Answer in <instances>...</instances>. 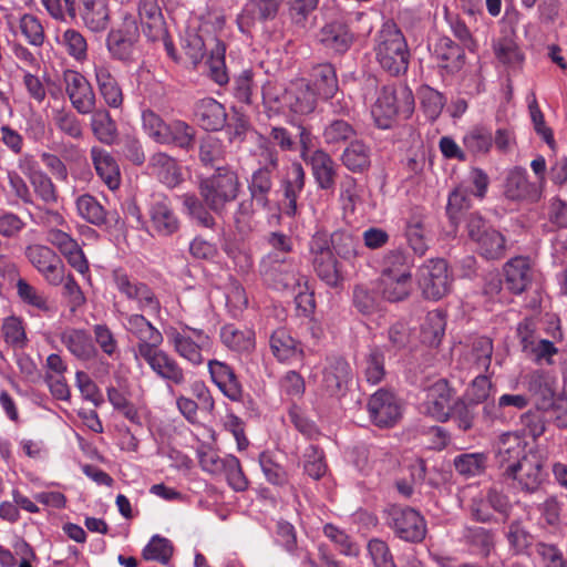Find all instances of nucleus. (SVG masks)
<instances>
[{
	"label": "nucleus",
	"instance_id": "f704fd0d",
	"mask_svg": "<svg viewBox=\"0 0 567 567\" xmlns=\"http://www.w3.org/2000/svg\"><path fill=\"white\" fill-rule=\"evenodd\" d=\"M318 40L326 49L343 53L351 47L353 34L347 24L336 21L321 28Z\"/></svg>",
	"mask_w": 567,
	"mask_h": 567
},
{
	"label": "nucleus",
	"instance_id": "72a5a7b5",
	"mask_svg": "<svg viewBox=\"0 0 567 567\" xmlns=\"http://www.w3.org/2000/svg\"><path fill=\"white\" fill-rule=\"evenodd\" d=\"M274 173L266 167H258L247 181L249 195L256 200V206L265 210L270 209L269 195L274 187Z\"/></svg>",
	"mask_w": 567,
	"mask_h": 567
},
{
	"label": "nucleus",
	"instance_id": "bf43d9fd",
	"mask_svg": "<svg viewBox=\"0 0 567 567\" xmlns=\"http://www.w3.org/2000/svg\"><path fill=\"white\" fill-rule=\"evenodd\" d=\"M21 34L33 47H42L45 40L44 28L38 17L24 13L18 19Z\"/></svg>",
	"mask_w": 567,
	"mask_h": 567
},
{
	"label": "nucleus",
	"instance_id": "e2e57ef3",
	"mask_svg": "<svg viewBox=\"0 0 567 567\" xmlns=\"http://www.w3.org/2000/svg\"><path fill=\"white\" fill-rule=\"evenodd\" d=\"M16 287L19 298L24 303L43 312H48L51 310L47 296L35 287L30 285L27 280L20 278L17 281Z\"/></svg>",
	"mask_w": 567,
	"mask_h": 567
},
{
	"label": "nucleus",
	"instance_id": "4c0bfd02",
	"mask_svg": "<svg viewBox=\"0 0 567 567\" xmlns=\"http://www.w3.org/2000/svg\"><path fill=\"white\" fill-rule=\"evenodd\" d=\"M148 168L168 187H175L182 182L181 167L176 159L164 152L155 153L150 157Z\"/></svg>",
	"mask_w": 567,
	"mask_h": 567
},
{
	"label": "nucleus",
	"instance_id": "c03bdc74",
	"mask_svg": "<svg viewBox=\"0 0 567 567\" xmlns=\"http://www.w3.org/2000/svg\"><path fill=\"white\" fill-rule=\"evenodd\" d=\"M405 235L413 251L419 256H424L429 246L424 228V214L422 209L416 208L412 212L406 221Z\"/></svg>",
	"mask_w": 567,
	"mask_h": 567
},
{
	"label": "nucleus",
	"instance_id": "f257e3e1",
	"mask_svg": "<svg viewBox=\"0 0 567 567\" xmlns=\"http://www.w3.org/2000/svg\"><path fill=\"white\" fill-rule=\"evenodd\" d=\"M240 181L236 171L229 166H217L213 175L200 181L198 189L202 199L193 194L183 196V205L187 214L200 226L213 228L215 218L207 207L223 215L228 204L239 195Z\"/></svg>",
	"mask_w": 567,
	"mask_h": 567
},
{
	"label": "nucleus",
	"instance_id": "a878e982",
	"mask_svg": "<svg viewBox=\"0 0 567 567\" xmlns=\"http://www.w3.org/2000/svg\"><path fill=\"white\" fill-rule=\"evenodd\" d=\"M288 112L296 115H309L317 107V93L311 84L299 79L288 85Z\"/></svg>",
	"mask_w": 567,
	"mask_h": 567
},
{
	"label": "nucleus",
	"instance_id": "7c9ffc66",
	"mask_svg": "<svg viewBox=\"0 0 567 567\" xmlns=\"http://www.w3.org/2000/svg\"><path fill=\"white\" fill-rule=\"evenodd\" d=\"M198 124L206 131H219L225 126L227 114L223 104L213 97L199 100L194 110Z\"/></svg>",
	"mask_w": 567,
	"mask_h": 567
},
{
	"label": "nucleus",
	"instance_id": "4d7b16f0",
	"mask_svg": "<svg viewBox=\"0 0 567 567\" xmlns=\"http://www.w3.org/2000/svg\"><path fill=\"white\" fill-rule=\"evenodd\" d=\"M76 210L87 223L101 226L106 221V212L99 200L90 194L81 195L76 199Z\"/></svg>",
	"mask_w": 567,
	"mask_h": 567
},
{
	"label": "nucleus",
	"instance_id": "338daca9",
	"mask_svg": "<svg viewBox=\"0 0 567 567\" xmlns=\"http://www.w3.org/2000/svg\"><path fill=\"white\" fill-rule=\"evenodd\" d=\"M60 43L75 61L82 62L87 58V43L78 30L68 29L63 32Z\"/></svg>",
	"mask_w": 567,
	"mask_h": 567
},
{
	"label": "nucleus",
	"instance_id": "9d476101",
	"mask_svg": "<svg viewBox=\"0 0 567 567\" xmlns=\"http://www.w3.org/2000/svg\"><path fill=\"white\" fill-rule=\"evenodd\" d=\"M535 452L528 447L526 440L517 432L503 433L495 444L494 456L501 476Z\"/></svg>",
	"mask_w": 567,
	"mask_h": 567
},
{
	"label": "nucleus",
	"instance_id": "37998d69",
	"mask_svg": "<svg viewBox=\"0 0 567 567\" xmlns=\"http://www.w3.org/2000/svg\"><path fill=\"white\" fill-rule=\"evenodd\" d=\"M311 76L313 85L318 91V95L322 99H332L337 94L339 84L336 69L332 64L321 63L313 66Z\"/></svg>",
	"mask_w": 567,
	"mask_h": 567
},
{
	"label": "nucleus",
	"instance_id": "49530a36",
	"mask_svg": "<svg viewBox=\"0 0 567 567\" xmlns=\"http://www.w3.org/2000/svg\"><path fill=\"white\" fill-rule=\"evenodd\" d=\"M267 243L270 250L261 258L260 262L268 265L285 260H295L291 256L293 243L291 237L280 231H271L267 236Z\"/></svg>",
	"mask_w": 567,
	"mask_h": 567
},
{
	"label": "nucleus",
	"instance_id": "2f4dec72",
	"mask_svg": "<svg viewBox=\"0 0 567 567\" xmlns=\"http://www.w3.org/2000/svg\"><path fill=\"white\" fill-rule=\"evenodd\" d=\"M434 59L447 73L460 71L464 64V49L447 37L440 38L434 44Z\"/></svg>",
	"mask_w": 567,
	"mask_h": 567
},
{
	"label": "nucleus",
	"instance_id": "c9c22d12",
	"mask_svg": "<svg viewBox=\"0 0 567 567\" xmlns=\"http://www.w3.org/2000/svg\"><path fill=\"white\" fill-rule=\"evenodd\" d=\"M269 348L279 362H289L303 354L298 341L285 328H278L269 337Z\"/></svg>",
	"mask_w": 567,
	"mask_h": 567
},
{
	"label": "nucleus",
	"instance_id": "09e8293b",
	"mask_svg": "<svg viewBox=\"0 0 567 567\" xmlns=\"http://www.w3.org/2000/svg\"><path fill=\"white\" fill-rule=\"evenodd\" d=\"M446 318L441 310L427 312L421 324V340L430 347H437L445 333Z\"/></svg>",
	"mask_w": 567,
	"mask_h": 567
},
{
	"label": "nucleus",
	"instance_id": "39448f33",
	"mask_svg": "<svg viewBox=\"0 0 567 567\" xmlns=\"http://www.w3.org/2000/svg\"><path fill=\"white\" fill-rule=\"evenodd\" d=\"M465 230L475 251L486 260H499L506 255V238L489 220L473 212L465 217Z\"/></svg>",
	"mask_w": 567,
	"mask_h": 567
},
{
	"label": "nucleus",
	"instance_id": "6e6552de",
	"mask_svg": "<svg viewBox=\"0 0 567 567\" xmlns=\"http://www.w3.org/2000/svg\"><path fill=\"white\" fill-rule=\"evenodd\" d=\"M505 482L527 494H533L539 489L545 482L546 473L544 471V460L538 452L524 458L513 470L502 475Z\"/></svg>",
	"mask_w": 567,
	"mask_h": 567
},
{
	"label": "nucleus",
	"instance_id": "58836bf2",
	"mask_svg": "<svg viewBox=\"0 0 567 567\" xmlns=\"http://www.w3.org/2000/svg\"><path fill=\"white\" fill-rule=\"evenodd\" d=\"M377 289L389 302H401L408 299L413 290L412 277L380 276Z\"/></svg>",
	"mask_w": 567,
	"mask_h": 567
},
{
	"label": "nucleus",
	"instance_id": "de8ad7c7",
	"mask_svg": "<svg viewBox=\"0 0 567 567\" xmlns=\"http://www.w3.org/2000/svg\"><path fill=\"white\" fill-rule=\"evenodd\" d=\"M91 114V130L94 136L103 144L112 145L117 137L116 123L112 120L110 112L105 109H99Z\"/></svg>",
	"mask_w": 567,
	"mask_h": 567
},
{
	"label": "nucleus",
	"instance_id": "dca6fc26",
	"mask_svg": "<svg viewBox=\"0 0 567 567\" xmlns=\"http://www.w3.org/2000/svg\"><path fill=\"white\" fill-rule=\"evenodd\" d=\"M419 285L426 299L439 300L443 298L451 287L446 261L431 259L424 265L421 268Z\"/></svg>",
	"mask_w": 567,
	"mask_h": 567
},
{
	"label": "nucleus",
	"instance_id": "3c124183",
	"mask_svg": "<svg viewBox=\"0 0 567 567\" xmlns=\"http://www.w3.org/2000/svg\"><path fill=\"white\" fill-rule=\"evenodd\" d=\"M82 18L90 30L94 32L105 30L110 22V10L105 0L85 1Z\"/></svg>",
	"mask_w": 567,
	"mask_h": 567
},
{
	"label": "nucleus",
	"instance_id": "0e129e2a",
	"mask_svg": "<svg viewBox=\"0 0 567 567\" xmlns=\"http://www.w3.org/2000/svg\"><path fill=\"white\" fill-rule=\"evenodd\" d=\"M53 123L61 133L71 138L80 140L83 136L82 123L71 111L55 110L53 112Z\"/></svg>",
	"mask_w": 567,
	"mask_h": 567
},
{
	"label": "nucleus",
	"instance_id": "bb28decb",
	"mask_svg": "<svg viewBox=\"0 0 567 567\" xmlns=\"http://www.w3.org/2000/svg\"><path fill=\"white\" fill-rule=\"evenodd\" d=\"M523 383L530 395L535 398L538 409H549L555 396V379L548 372L532 371L524 377Z\"/></svg>",
	"mask_w": 567,
	"mask_h": 567
},
{
	"label": "nucleus",
	"instance_id": "a18cd8bd",
	"mask_svg": "<svg viewBox=\"0 0 567 567\" xmlns=\"http://www.w3.org/2000/svg\"><path fill=\"white\" fill-rule=\"evenodd\" d=\"M371 151L362 141L354 140L344 148L341 155L342 164L353 173H362L370 166Z\"/></svg>",
	"mask_w": 567,
	"mask_h": 567
},
{
	"label": "nucleus",
	"instance_id": "7ed1b4c3",
	"mask_svg": "<svg viewBox=\"0 0 567 567\" xmlns=\"http://www.w3.org/2000/svg\"><path fill=\"white\" fill-rule=\"evenodd\" d=\"M373 52L380 68L392 76L406 73L411 53L402 31L385 22L374 37Z\"/></svg>",
	"mask_w": 567,
	"mask_h": 567
},
{
	"label": "nucleus",
	"instance_id": "a19ab883",
	"mask_svg": "<svg viewBox=\"0 0 567 567\" xmlns=\"http://www.w3.org/2000/svg\"><path fill=\"white\" fill-rule=\"evenodd\" d=\"M220 340L225 347L238 353H249L255 349V332L250 329H238L234 324L221 328Z\"/></svg>",
	"mask_w": 567,
	"mask_h": 567
},
{
	"label": "nucleus",
	"instance_id": "20e7f679",
	"mask_svg": "<svg viewBox=\"0 0 567 567\" xmlns=\"http://www.w3.org/2000/svg\"><path fill=\"white\" fill-rule=\"evenodd\" d=\"M414 111V96L408 86L386 85L381 89L371 114L378 127L390 128L398 116L408 118Z\"/></svg>",
	"mask_w": 567,
	"mask_h": 567
},
{
	"label": "nucleus",
	"instance_id": "680f3d73",
	"mask_svg": "<svg viewBox=\"0 0 567 567\" xmlns=\"http://www.w3.org/2000/svg\"><path fill=\"white\" fill-rule=\"evenodd\" d=\"M506 539L509 544L511 550L515 555L524 554L533 544V536L525 528L520 520H513L508 525L506 532Z\"/></svg>",
	"mask_w": 567,
	"mask_h": 567
},
{
	"label": "nucleus",
	"instance_id": "e433bc0d",
	"mask_svg": "<svg viewBox=\"0 0 567 567\" xmlns=\"http://www.w3.org/2000/svg\"><path fill=\"white\" fill-rule=\"evenodd\" d=\"M505 282L513 293H522L532 282V268L528 258L515 257L504 267Z\"/></svg>",
	"mask_w": 567,
	"mask_h": 567
},
{
	"label": "nucleus",
	"instance_id": "4468645a",
	"mask_svg": "<svg viewBox=\"0 0 567 567\" xmlns=\"http://www.w3.org/2000/svg\"><path fill=\"white\" fill-rule=\"evenodd\" d=\"M140 38L137 23L132 16L124 17L121 28L112 29L106 38V47L113 59L130 61Z\"/></svg>",
	"mask_w": 567,
	"mask_h": 567
},
{
	"label": "nucleus",
	"instance_id": "774afa93",
	"mask_svg": "<svg viewBox=\"0 0 567 567\" xmlns=\"http://www.w3.org/2000/svg\"><path fill=\"white\" fill-rule=\"evenodd\" d=\"M322 136L326 144L340 145L354 137L355 130L344 120H333L326 125Z\"/></svg>",
	"mask_w": 567,
	"mask_h": 567
},
{
	"label": "nucleus",
	"instance_id": "603ef678",
	"mask_svg": "<svg viewBox=\"0 0 567 567\" xmlns=\"http://www.w3.org/2000/svg\"><path fill=\"white\" fill-rule=\"evenodd\" d=\"M470 195V188L464 185H458L449 195L446 215L450 223L455 228L458 226L463 215L471 207Z\"/></svg>",
	"mask_w": 567,
	"mask_h": 567
},
{
	"label": "nucleus",
	"instance_id": "0eeeda50",
	"mask_svg": "<svg viewBox=\"0 0 567 567\" xmlns=\"http://www.w3.org/2000/svg\"><path fill=\"white\" fill-rule=\"evenodd\" d=\"M167 338L174 351L190 364H203V351L210 347V338L200 329L185 327L182 330L172 328Z\"/></svg>",
	"mask_w": 567,
	"mask_h": 567
},
{
	"label": "nucleus",
	"instance_id": "5fc2aeb1",
	"mask_svg": "<svg viewBox=\"0 0 567 567\" xmlns=\"http://www.w3.org/2000/svg\"><path fill=\"white\" fill-rule=\"evenodd\" d=\"M487 457L483 453H463L455 456L453 465L455 471L464 477H474L484 473Z\"/></svg>",
	"mask_w": 567,
	"mask_h": 567
},
{
	"label": "nucleus",
	"instance_id": "864d4df0",
	"mask_svg": "<svg viewBox=\"0 0 567 567\" xmlns=\"http://www.w3.org/2000/svg\"><path fill=\"white\" fill-rule=\"evenodd\" d=\"M30 185L35 196L45 205L58 204L59 192L52 178L43 171L33 172L29 176Z\"/></svg>",
	"mask_w": 567,
	"mask_h": 567
},
{
	"label": "nucleus",
	"instance_id": "6ab92c4d",
	"mask_svg": "<svg viewBox=\"0 0 567 567\" xmlns=\"http://www.w3.org/2000/svg\"><path fill=\"white\" fill-rule=\"evenodd\" d=\"M151 370L168 385H183L186 382V374L181 364L166 351L155 347L143 353L141 357Z\"/></svg>",
	"mask_w": 567,
	"mask_h": 567
},
{
	"label": "nucleus",
	"instance_id": "423d86ee",
	"mask_svg": "<svg viewBox=\"0 0 567 567\" xmlns=\"http://www.w3.org/2000/svg\"><path fill=\"white\" fill-rule=\"evenodd\" d=\"M116 290L130 302L134 303L140 312H148L158 316L162 305L158 296L146 282L128 275L122 269H115L112 274Z\"/></svg>",
	"mask_w": 567,
	"mask_h": 567
},
{
	"label": "nucleus",
	"instance_id": "f03ea898",
	"mask_svg": "<svg viewBox=\"0 0 567 567\" xmlns=\"http://www.w3.org/2000/svg\"><path fill=\"white\" fill-rule=\"evenodd\" d=\"M209 24L208 21H204L198 30L187 29L182 38V48L195 65L203 60L208 49L209 76L217 84L224 85L229 81L225 64L226 45L215 35L209 34Z\"/></svg>",
	"mask_w": 567,
	"mask_h": 567
},
{
	"label": "nucleus",
	"instance_id": "052dcab7",
	"mask_svg": "<svg viewBox=\"0 0 567 567\" xmlns=\"http://www.w3.org/2000/svg\"><path fill=\"white\" fill-rule=\"evenodd\" d=\"M463 144L472 154H486L493 145V135L483 126H475L463 137Z\"/></svg>",
	"mask_w": 567,
	"mask_h": 567
},
{
	"label": "nucleus",
	"instance_id": "cd10ccee",
	"mask_svg": "<svg viewBox=\"0 0 567 567\" xmlns=\"http://www.w3.org/2000/svg\"><path fill=\"white\" fill-rule=\"evenodd\" d=\"M311 166L312 175L318 188L322 190L333 189L337 178V164L323 150H315L310 157L305 159Z\"/></svg>",
	"mask_w": 567,
	"mask_h": 567
},
{
	"label": "nucleus",
	"instance_id": "ea45409f",
	"mask_svg": "<svg viewBox=\"0 0 567 567\" xmlns=\"http://www.w3.org/2000/svg\"><path fill=\"white\" fill-rule=\"evenodd\" d=\"M413 259L403 248L388 250L381 260L380 276L412 277Z\"/></svg>",
	"mask_w": 567,
	"mask_h": 567
},
{
	"label": "nucleus",
	"instance_id": "b1692460",
	"mask_svg": "<svg viewBox=\"0 0 567 567\" xmlns=\"http://www.w3.org/2000/svg\"><path fill=\"white\" fill-rule=\"evenodd\" d=\"M306 173L299 162H293L287 169L281 187L284 194V214L295 217L298 213V198L305 188Z\"/></svg>",
	"mask_w": 567,
	"mask_h": 567
},
{
	"label": "nucleus",
	"instance_id": "5701e85b",
	"mask_svg": "<svg viewBox=\"0 0 567 567\" xmlns=\"http://www.w3.org/2000/svg\"><path fill=\"white\" fill-rule=\"evenodd\" d=\"M148 216L152 228L158 236L168 237L179 229V219L166 196L153 197L148 207Z\"/></svg>",
	"mask_w": 567,
	"mask_h": 567
},
{
	"label": "nucleus",
	"instance_id": "f8f14e48",
	"mask_svg": "<svg viewBox=\"0 0 567 567\" xmlns=\"http://www.w3.org/2000/svg\"><path fill=\"white\" fill-rule=\"evenodd\" d=\"M259 272L264 280L277 290H288L295 292L305 284V277L300 276L297 260L278 261L271 265L267 262L259 264Z\"/></svg>",
	"mask_w": 567,
	"mask_h": 567
},
{
	"label": "nucleus",
	"instance_id": "ddd939ff",
	"mask_svg": "<svg viewBox=\"0 0 567 567\" xmlns=\"http://www.w3.org/2000/svg\"><path fill=\"white\" fill-rule=\"evenodd\" d=\"M62 81L73 109L81 115L92 113L95 109L96 97L86 78L75 70H65Z\"/></svg>",
	"mask_w": 567,
	"mask_h": 567
},
{
	"label": "nucleus",
	"instance_id": "c85d7f7f",
	"mask_svg": "<svg viewBox=\"0 0 567 567\" xmlns=\"http://www.w3.org/2000/svg\"><path fill=\"white\" fill-rule=\"evenodd\" d=\"M137 12L143 32L150 41L155 42L164 35L166 23L157 0H138Z\"/></svg>",
	"mask_w": 567,
	"mask_h": 567
},
{
	"label": "nucleus",
	"instance_id": "393cba45",
	"mask_svg": "<svg viewBox=\"0 0 567 567\" xmlns=\"http://www.w3.org/2000/svg\"><path fill=\"white\" fill-rule=\"evenodd\" d=\"M61 343L68 351L81 361H89L96 357L97 350L91 333L81 328L66 327L60 334Z\"/></svg>",
	"mask_w": 567,
	"mask_h": 567
},
{
	"label": "nucleus",
	"instance_id": "8fccbe9b",
	"mask_svg": "<svg viewBox=\"0 0 567 567\" xmlns=\"http://www.w3.org/2000/svg\"><path fill=\"white\" fill-rule=\"evenodd\" d=\"M262 104L269 113L279 114L288 111V86L267 81L261 87Z\"/></svg>",
	"mask_w": 567,
	"mask_h": 567
},
{
	"label": "nucleus",
	"instance_id": "f3484780",
	"mask_svg": "<svg viewBox=\"0 0 567 567\" xmlns=\"http://www.w3.org/2000/svg\"><path fill=\"white\" fill-rule=\"evenodd\" d=\"M126 331L137 339L135 358L138 359L155 347H161L164 337L162 332L146 319L143 312L125 316Z\"/></svg>",
	"mask_w": 567,
	"mask_h": 567
},
{
	"label": "nucleus",
	"instance_id": "4be33fe9",
	"mask_svg": "<svg viewBox=\"0 0 567 567\" xmlns=\"http://www.w3.org/2000/svg\"><path fill=\"white\" fill-rule=\"evenodd\" d=\"M208 372L213 383L230 401L241 402L244 399L243 385L233 367L219 360H209Z\"/></svg>",
	"mask_w": 567,
	"mask_h": 567
},
{
	"label": "nucleus",
	"instance_id": "2eb2a0df",
	"mask_svg": "<svg viewBox=\"0 0 567 567\" xmlns=\"http://www.w3.org/2000/svg\"><path fill=\"white\" fill-rule=\"evenodd\" d=\"M504 196L512 202L537 203L543 196V189L537 183L530 182L524 167L511 168L504 181Z\"/></svg>",
	"mask_w": 567,
	"mask_h": 567
},
{
	"label": "nucleus",
	"instance_id": "79ce46f5",
	"mask_svg": "<svg viewBox=\"0 0 567 567\" xmlns=\"http://www.w3.org/2000/svg\"><path fill=\"white\" fill-rule=\"evenodd\" d=\"M196 130L182 120H173L167 123V128L161 144L175 145L189 151L195 145Z\"/></svg>",
	"mask_w": 567,
	"mask_h": 567
},
{
	"label": "nucleus",
	"instance_id": "9b49d317",
	"mask_svg": "<svg viewBox=\"0 0 567 567\" xmlns=\"http://www.w3.org/2000/svg\"><path fill=\"white\" fill-rule=\"evenodd\" d=\"M25 257L49 285L63 284L65 267L53 249L40 244L30 245L25 248Z\"/></svg>",
	"mask_w": 567,
	"mask_h": 567
},
{
	"label": "nucleus",
	"instance_id": "a211bd4d",
	"mask_svg": "<svg viewBox=\"0 0 567 567\" xmlns=\"http://www.w3.org/2000/svg\"><path fill=\"white\" fill-rule=\"evenodd\" d=\"M421 412L435 421L444 422L451 413L453 391L444 379H440L425 389Z\"/></svg>",
	"mask_w": 567,
	"mask_h": 567
},
{
	"label": "nucleus",
	"instance_id": "473e14b6",
	"mask_svg": "<svg viewBox=\"0 0 567 567\" xmlns=\"http://www.w3.org/2000/svg\"><path fill=\"white\" fill-rule=\"evenodd\" d=\"M91 157L99 177L111 190H115L121 184L120 167L115 158L105 150L93 146Z\"/></svg>",
	"mask_w": 567,
	"mask_h": 567
},
{
	"label": "nucleus",
	"instance_id": "c756f323",
	"mask_svg": "<svg viewBox=\"0 0 567 567\" xmlns=\"http://www.w3.org/2000/svg\"><path fill=\"white\" fill-rule=\"evenodd\" d=\"M462 542L473 554L487 558L495 549L496 533L491 528L466 525L462 530Z\"/></svg>",
	"mask_w": 567,
	"mask_h": 567
},
{
	"label": "nucleus",
	"instance_id": "1a4fd4ad",
	"mask_svg": "<svg viewBox=\"0 0 567 567\" xmlns=\"http://www.w3.org/2000/svg\"><path fill=\"white\" fill-rule=\"evenodd\" d=\"M388 526L396 537L408 543H420L426 535L425 519L411 507L394 506L389 509Z\"/></svg>",
	"mask_w": 567,
	"mask_h": 567
},
{
	"label": "nucleus",
	"instance_id": "69168bd1",
	"mask_svg": "<svg viewBox=\"0 0 567 567\" xmlns=\"http://www.w3.org/2000/svg\"><path fill=\"white\" fill-rule=\"evenodd\" d=\"M360 202L358 182L350 175H344L339 183V203L344 213H353Z\"/></svg>",
	"mask_w": 567,
	"mask_h": 567
},
{
	"label": "nucleus",
	"instance_id": "6e6d98bb",
	"mask_svg": "<svg viewBox=\"0 0 567 567\" xmlns=\"http://www.w3.org/2000/svg\"><path fill=\"white\" fill-rule=\"evenodd\" d=\"M318 3L319 0H289V20L296 31L307 30L309 17L317 9Z\"/></svg>",
	"mask_w": 567,
	"mask_h": 567
},
{
	"label": "nucleus",
	"instance_id": "412c9836",
	"mask_svg": "<svg viewBox=\"0 0 567 567\" xmlns=\"http://www.w3.org/2000/svg\"><path fill=\"white\" fill-rule=\"evenodd\" d=\"M352 379L350 364L342 358H331L322 369L320 389L330 396H341Z\"/></svg>",
	"mask_w": 567,
	"mask_h": 567
},
{
	"label": "nucleus",
	"instance_id": "13d9d810",
	"mask_svg": "<svg viewBox=\"0 0 567 567\" xmlns=\"http://www.w3.org/2000/svg\"><path fill=\"white\" fill-rule=\"evenodd\" d=\"M225 145L219 138L207 135L200 140L199 159L205 166H215L225 161Z\"/></svg>",
	"mask_w": 567,
	"mask_h": 567
},
{
	"label": "nucleus",
	"instance_id": "aec40b11",
	"mask_svg": "<svg viewBox=\"0 0 567 567\" xmlns=\"http://www.w3.org/2000/svg\"><path fill=\"white\" fill-rule=\"evenodd\" d=\"M401 403L384 389L377 391L369 400L368 411L373 423L380 427L394 425L401 417Z\"/></svg>",
	"mask_w": 567,
	"mask_h": 567
}]
</instances>
